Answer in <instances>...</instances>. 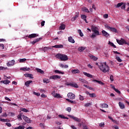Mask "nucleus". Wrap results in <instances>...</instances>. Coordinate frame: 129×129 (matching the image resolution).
<instances>
[{"instance_id": "1", "label": "nucleus", "mask_w": 129, "mask_h": 129, "mask_svg": "<svg viewBox=\"0 0 129 129\" xmlns=\"http://www.w3.org/2000/svg\"><path fill=\"white\" fill-rule=\"evenodd\" d=\"M96 66H98V68L103 72V73H106V72H109V67L106 64V62H96L95 63Z\"/></svg>"}, {"instance_id": "2", "label": "nucleus", "mask_w": 129, "mask_h": 129, "mask_svg": "<svg viewBox=\"0 0 129 129\" xmlns=\"http://www.w3.org/2000/svg\"><path fill=\"white\" fill-rule=\"evenodd\" d=\"M92 32H93L92 35L90 36L91 39H94L96 37V36L100 35L99 31H98V28L96 26H92L91 27Z\"/></svg>"}, {"instance_id": "3", "label": "nucleus", "mask_w": 129, "mask_h": 129, "mask_svg": "<svg viewBox=\"0 0 129 129\" xmlns=\"http://www.w3.org/2000/svg\"><path fill=\"white\" fill-rule=\"evenodd\" d=\"M55 57L61 60V61H67L68 60V56L63 54L58 53L55 55Z\"/></svg>"}, {"instance_id": "4", "label": "nucleus", "mask_w": 129, "mask_h": 129, "mask_svg": "<svg viewBox=\"0 0 129 129\" xmlns=\"http://www.w3.org/2000/svg\"><path fill=\"white\" fill-rule=\"evenodd\" d=\"M116 42L119 45H123V44L126 45V43H127L123 38H121L120 40L116 39Z\"/></svg>"}, {"instance_id": "5", "label": "nucleus", "mask_w": 129, "mask_h": 129, "mask_svg": "<svg viewBox=\"0 0 129 129\" xmlns=\"http://www.w3.org/2000/svg\"><path fill=\"white\" fill-rule=\"evenodd\" d=\"M69 116L71 118H72L73 119H74V120H75V121H77L78 122H81V118H79L77 117H75L74 116H72L71 115H69Z\"/></svg>"}, {"instance_id": "6", "label": "nucleus", "mask_w": 129, "mask_h": 129, "mask_svg": "<svg viewBox=\"0 0 129 129\" xmlns=\"http://www.w3.org/2000/svg\"><path fill=\"white\" fill-rule=\"evenodd\" d=\"M61 76L58 75H53L51 76L49 79H53V80H56V79H60Z\"/></svg>"}, {"instance_id": "7", "label": "nucleus", "mask_w": 129, "mask_h": 129, "mask_svg": "<svg viewBox=\"0 0 129 129\" xmlns=\"http://www.w3.org/2000/svg\"><path fill=\"white\" fill-rule=\"evenodd\" d=\"M68 97L70 99H75V94H73V93H69L68 94Z\"/></svg>"}, {"instance_id": "8", "label": "nucleus", "mask_w": 129, "mask_h": 129, "mask_svg": "<svg viewBox=\"0 0 129 129\" xmlns=\"http://www.w3.org/2000/svg\"><path fill=\"white\" fill-rule=\"evenodd\" d=\"M75 16L74 17H73L71 19L72 22H75V21H76V20L77 19V18H78V17H79V12H77L75 13Z\"/></svg>"}, {"instance_id": "9", "label": "nucleus", "mask_w": 129, "mask_h": 129, "mask_svg": "<svg viewBox=\"0 0 129 129\" xmlns=\"http://www.w3.org/2000/svg\"><path fill=\"white\" fill-rule=\"evenodd\" d=\"M38 34H37L36 33H33L28 36H26V37H28L29 39H33V38H36V37H38Z\"/></svg>"}, {"instance_id": "10", "label": "nucleus", "mask_w": 129, "mask_h": 129, "mask_svg": "<svg viewBox=\"0 0 129 129\" xmlns=\"http://www.w3.org/2000/svg\"><path fill=\"white\" fill-rule=\"evenodd\" d=\"M23 118L27 123H31V122H32V120H31L30 118L25 115L23 116Z\"/></svg>"}, {"instance_id": "11", "label": "nucleus", "mask_w": 129, "mask_h": 129, "mask_svg": "<svg viewBox=\"0 0 129 129\" xmlns=\"http://www.w3.org/2000/svg\"><path fill=\"white\" fill-rule=\"evenodd\" d=\"M15 60H12L11 61H9L7 63V65L8 67H11L12 66H14L15 65Z\"/></svg>"}, {"instance_id": "12", "label": "nucleus", "mask_w": 129, "mask_h": 129, "mask_svg": "<svg viewBox=\"0 0 129 129\" xmlns=\"http://www.w3.org/2000/svg\"><path fill=\"white\" fill-rule=\"evenodd\" d=\"M102 34L103 36H104L106 38H108V37H109V34H108V33L105 31V30H102Z\"/></svg>"}, {"instance_id": "13", "label": "nucleus", "mask_w": 129, "mask_h": 129, "mask_svg": "<svg viewBox=\"0 0 129 129\" xmlns=\"http://www.w3.org/2000/svg\"><path fill=\"white\" fill-rule=\"evenodd\" d=\"M40 40H42V38H37L32 42H31V44H32V45H35L36 43H38V42H39Z\"/></svg>"}, {"instance_id": "14", "label": "nucleus", "mask_w": 129, "mask_h": 129, "mask_svg": "<svg viewBox=\"0 0 129 129\" xmlns=\"http://www.w3.org/2000/svg\"><path fill=\"white\" fill-rule=\"evenodd\" d=\"M100 107H101L102 108H108V105H107V104L106 103L100 104Z\"/></svg>"}, {"instance_id": "15", "label": "nucleus", "mask_w": 129, "mask_h": 129, "mask_svg": "<svg viewBox=\"0 0 129 129\" xmlns=\"http://www.w3.org/2000/svg\"><path fill=\"white\" fill-rule=\"evenodd\" d=\"M68 41L70 43H72V44H74V43H75V40H74V39H73L72 36L68 37Z\"/></svg>"}, {"instance_id": "16", "label": "nucleus", "mask_w": 129, "mask_h": 129, "mask_svg": "<svg viewBox=\"0 0 129 129\" xmlns=\"http://www.w3.org/2000/svg\"><path fill=\"white\" fill-rule=\"evenodd\" d=\"M63 47H64L63 46L62 44H59V45H55L52 46V48H58V49H62Z\"/></svg>"}, {"instance_id": "17", "label": "nucleus", "mask_w": 129, "mask_h": 129, "mask_svg": "<svg viewBox=\"0 0 129 129\" xmlns=\"http://www.w3.org/2000/svg\"><path fill=\"white\" fill-rule=\"evenodd\" d=\"M73 74H76L77 73H80V71L78 69H75L71 71Z\"/></svg>"}, {"instance_id": "18", "label": "nucleus", "mask_w": 129, "mask_h": 129, "mask_svg": "<svg viewBox=\"0 0 129 129\" xmlns=\"http://www.w3.org/2000/svg\"><path fill=\"white\" fill-rule=\"evenodd\" d=\"M119 106L121 109H123L124 108H125V106L124 104H122L121 102H119L118 103Z\"/></svg>"}, {"instance_id": "19", "label": "nucleus", "mask_w": 129, "mask_h": 129, "mask_svg": "<svg viewBox=\"0 0 129 129\" xmlns=\"http://www.w3.org/2000/svg\"><path fill=\"white\" fill-rule=\"evenodd\" d=\"M33 83V81H27L25 83V86L27 87H29L30 86V84Z\"/></svg>"}, {"instance_id": "20", "label": "nucleus", "mask_w": 129, "mask_h": 129, "mask_svg": "<svg viewBox=\"0 0 129 129\" xmlns=\"http://www.w3.org/2000/svg\"><path fill=\"white\" fill-rule=\"evenodd\" d=\"M83 74L84 75H85V76H87V77H88L89 78H92V77H93V76H92V75H91L90 74H88L86 72H84Z\"/></svg>"}, {"instance_id": "21", "label": "nucleus", "mask_w": 129, "mask_h": 129, "mask_svg": "<svg viewBox=\"0 0 129 129\" xmlns=\"http://www.w3.org/2000/svg\"><path fill=\"white\" fill-rule=\"evenodd\" d=\"M1 83H4V84L7 85V84H9V83H11V81H9V80H4V81H1Z\"/></svg>"}, {"instance_id": "22", "label": "nucleus", "mask_w": 129, "mask_h": 129, "mask_svg": "<svg viewBox=\"0 0 129 129\" xmlns=\"http://www.w3.org/2000/svg\"><path fill=\"white\" fill-rule=\"evenodd\" d=\"M70 86H72V87H75V88H78L79 86L77 84L73 83H70Z\"/></svg>"}, {"instance_id": "23", "label": "nucleus", "mask_w": 129, "mask_h": 129, "mask_svg": "<svg viewBox=\"0 0 129 129\" xmlns=\"http://www.w3.org/2000/svg\"><path fill=\"white\" fill-rule=\"evenodd\" d=\"M93 82H97L98 84H100L101 85H104V83L100 81H98L97 80H93Z\"/></svg>"}, {"instance_id": "24", "label": "nucleus", "mask_w": 129, "mask_h": 129, "mask_svg": "<svg viewBox=\"0 0 129 129\" xmlns=\"http://www.w3.org/2000/svg\"><path fill=\"white\" fill-rule=\"evenodd\" d=\"M82 12H85V13H89V10L86 7H83L82 8Z\"/></svg>"}, {"instance_id": "25", "label": "nucleus", "mask_w": 129, "mask_h": 129, "mask_svg": "<svg viewBox=\"0 0 129 129\" xmlns=\"http://www.w3.org/2000/svg\"><path fill=\"white\" fill-rule=\"evenodd\" d=\"M24 76H25V77H29V78H31V79H33V78H34V77H32L33 76L32 74H25Z\"/></svg>"}, {"instance_id": "26", "label": "nucleus", "mask_w": 129, "mask_h": 129, "mask_svg": "<svg viewBox=\"0 0 129 129\" xmlns=\"http://www.w3.org/2000/svg\"><path fill=\"white\" fill-rule=\"evenodd\" d=\"M20 70H22V71H29L31 70V69L29 68H20Z\"/></svg>"}, {"instance_id": "27", "label": "nucleus", "mask_w": 129, "mask_h": 129, "mask_svg": "<svg viewBox=\"0 0 129 129\" xmlns=\"http://www.w3.org/2000/svg\"><path fill=\"white\" fill-rule=\"evenodd\" d=\"M66 100L67 101H68V102H71V103H73V104H76L77 103V102L75 101H73L70 99H66Z\"/></svg>"}, {"instance_id": "28", "label": "nucleus", "mask_w": 129, "mask_h": 129, "mask_svg": "<svg viewBox=\"0 0 129 129\" xmlns=\"http://www.w3.org/2000/svg\"><path fill=\"white\" fill-rule=\"evenodd\" d=\"M36 70L38 73H40V74H44V71L42 70L41 69L37 68L36 69Z\"/></svg>"}, {"instance_id": "29", "label": "nucleus", "mask_w": 129, "mask_h": 129, "mask_svg": "<svg viewBox=\"0 0 129 129\" xmlns=\"http://www.w3.org/2000/svg\"><path fill=\"white\" fill-rule=\"evenodd\" d=\"M84 87H86V88H88V89H90V90H94V89L93 88L88 86L87 85H84Z\"/></svg>"}, {"instance_id": "30", "label": "nucleus", "mask_w": 129, "mask_h": 129, "mask_svg": "<svg viewBox=\"0 0 129 129\" xmlns=\"http://www.w3.org/2000/svg\"><path fill=\"white\" fill-rule=\"evenodd\" d=\"M110 31H111V32H113L114 33H117V30L114 27H111Z\"/></svg>"}, {"instance_id": "31", "label": "nucleus", "mask_w": 129, "mask_h": 129, "mask_svg": "<svg viewBox=\"0 0 129 129\" xmlns=\"http://www.w3.org/2000/svg\"><path fill=\"white\" fill-rule=\"evenodd\" d=\"M79 81L82 82L83 83H85L86 84H87V83H88V82L83 79H79Z\"/></svg>"}, {"instance_id": "32", "label": "nucleus", "mask_w": 129, "mask_h": 129, "mask_svg": "<svg viewBox=\"0 0 129 129\" xmlns=\"http://www.w3.org/2000/svg\"><path fill=\"white\" fill-rule=\"evenodd\" d=\"M85 50V48L82 46H81L78 48V50L79 51V52H83V51H84Z\"/></svg>"}, {"instance_id": "33", "label": "nucleus", "mask_w": 129, "mask_h": 129, "mask_svg": "<svg viewBox=\"0 0 129 129\" xmlns=\"http://www.w3.org/2000/svg\"><path fill=\"white\" fill-rule=\"evenodd\" d=\"M112 88L116 92H117V93H118V94H120V91H119L118 89L115 88L114 86L112 87Z\"/></svg>"}, {"instance_id": "34", "label": "nucleus", "mask_w": 129, "mask_h": 129, "mask_svg": "<svg viewBox=\"0 0 129 129\" xmlns=\"http://www.w3.org/2000/svg\"><path fill=\"white\" fill-rule=\"evenodd\" d=\"M90 58H91L92 59L94 60V61H96L98 58L96 57H95V56L93 55H91L90 56Z\"/></svg>"}, {"instance_id": "35", "label": "nucleus", "mask_w": 129, "mask_h": 129, "mask_svg": "<svg viewBox=\"0 0 129 129\" xmlns=\"http://www.w3.org/2000/svg\"><path fill=\"white\" fill-rule=\"evenodd\" d=\"M78 33H79V35L81 37H83V36H84V35L83 34V33H82V31H81V30L79 29L78 30Z\"/></svg>"}, {"instance_id": "36", "label": "nucleus", "mask_w": 129, "mask_h": 129, "mask_svg": "<svg viewBox=\"0 0 129 129\" xmlns=\"http://www.w3.org/2000/svg\"><path fill=\"white\" fill-rule=\"evenodd\" d=\"M54 73H58V74H64V72H62L59 70H54Z\"/></svg>"}, {"instance_id": "37", "label": "nucleus", "mask_w": 129, "mask_h": 129, "mask_svg": "<svg viewBox=\"0 0 129 129\" xmlns=\"http://www.w3.org/2000/svg\"><path fill=\"white\" fill-rule=\"evenodd\" d=\"M65 25L61 24L59 27V30H65Z\"/></svg>"}, {"instance_id": "38", "label": "nucleus", "mask_w": 129, "mask_h": 129, "mask_svg": "<svg viewBox=\"0 0 129 129\" xmlns=\"http://www.w3.org/2000/svg\"><path fill=\"white\" fill-rule=\"evenodd\" d=\"M90 97L93 98V97H96V94L94 93L89 94Z\"/></svg>"}, {"instance_id": "39", "label": "nucleus", "mask_w": 129, "mask_h": 129, "mask_svg": "<svg viewBox=\"0 0 129 129\" xmlns=\"http://www.w3.org/2000/svg\"><path fill=\"white\" fill-rule=\"evenodd\" d=\"M55 98H62V96L59 95V94H55V95L54 96Z\"/></svg>"}, {"instance_id": "40", "label": "nucleus", "mask_w": 129, "mask_h": 129, "mask_svg": "<svg viewBox=\"0 0 129 129\" xmlns=\"http://www.w3.org/2000/svg\"><path fill=\"white\" fill-rule=\"evenodd\" d=\"M91 105H92V104L91 103H87L84 105V106L85 107H88L89 106H91Z\"/></svg>"}, {"instance_id": "41", "label": "nucleus", "mask_w": 129, "mask_h": 129, "mask_svg": "<svg viewBox=\"0 0 129 129\" xmlns=\"http://www.w3.org/2000/svg\"><path fill=\"white\" fill-rule=\"evenodd\" d=\"M25 61H27V59L26 58H20L19 59V62L20 63H24V62H25Z\"/></svg>"}, {"instance_id": "42", "label": "nucleus", "mask_w": 129, "mask_h": 129, "mask_svg": "<svg viewBox=\"0 0 129 129\" xmlns=\"http://www.w3.org/2000/svg\"><path fill=\"white\" fill-rule=\"evenodd\" d=\"M21 111H24V112H29V110L25 108H22L21 109Z\"/></svg>"}, {"instance_id": "43", "label": "nucleus", "mask_w": 129, "mask_h": 129, "mask_svg": "<svg viewBox=\"0 0 129 129\" xmlns=\"http://www.w3.org/2000/svg\"><path fill=\"white\" fill-rule=\"evenodd\" d=\"M109 45H110V46H111L112 47H113L114 48H116V46H115V45H114V44H113V43L109 41L108 43Z\"/></svg>"}, {"instance_id": "44", "label": "nucleus", "mask_w": 129, "mask_h": 129, "mask_svg": "<svg viewBox=\"0 0 129 129\" xmlns=\"http://www.w3.org/2000/svg\"><path fill=\"white\" fill-rule=\"evenodd\" d=\"M44 83H49L50 82V80L48 79H43Z\"/></svg>"}, {"instance_id": "45", "label": "nucleus", "mask_w": 129, "mask_h": 129, "mask_svg": "<svg viewBox=\"0 0 129 129\" xmlns=\"http://www.w3.org/2000/svg\"><path fill=\"white\" fill-rule=\"evenodd\" d=\"M81 18L82 20H84L87 18V16L85 15H82Z\"/></svg>"}, {"instance_id": "46", "label": "nucleus", "mask_w": 129, "mask_h": 129, "mask_svg": "<svg viewBox=\"0 0 129 129\" xmlns=\"http://www.w3.org/2000/svg\"><path fill=\"white\" fill-rule=\"evenodd\" d=\"M116 59L118 62H122V60H121V59H120V57L118 56L116 57Z\"/></svg>"}, {"instance_id": "47", "label": "nucleus", "mask_w": 129, "mask_h": 129, "mask_svg": "<svg viewBox=\"0 0 129 129\" xmlns=\"http://www.w3.org/2000/svg\"><path fill=\"white\" fill-rule=\"evenodd\" d=\"M25 128V126H22L20 125L18 127H15V129H24Z\"/></svg>"}, {"instance_id": "48", "label": "nucleus", "mask_w": 129, "mask_h": 129, "mask_svg": "<svg viewBox=\"0 0 129 129\" xmlns=\"http://www.w3.org/2000/svg\"><path fill=\"white\" fill-rule=\"evenodd\" d=\"M79 99L80 100H81V101H82L84 99V97H83V96H82L81 95H79Z\"/></svg>"}, {"instance_id": "49", "label": "nucleus", "mask_w": 129, "mask_h": 129, "mask_svg": "<svg viewBox=\"0 0 129 129\" xmlns=\"http://www.w3.org/2000/svg\"><path fill=\"white\" fill-rule=\"evenodd\" d=\"M0 121H3L4 122H8V119H3L0 118Z\"/></svg>"}, {"instance_id": "50", "label": "nucleus", "mask_w": 129, "mask_h": 129, "mask_svg": "<svg viewBox=\"0 0 129 129\" xmlns=\"http://www.w3.org/2000/svg\"><path fill=\"white\" fill-rule=\"evenodd\" d=\"M122 5H123V3H118L117 5L116 8H119V7H121V6H122Z\"/></svg>"}, {"instance_id": "51", "label": "nucleus", "mask_w": 129, "mask_h": 129, "mask_svg": "<svg viewBox=\"0 0 129 129\" xmlns=\"http://www.w3.org/2000/svg\"><path fill=\"white\" fill-rule=\"evenodd\" d=\"M39 126L41 127V128H45V125H44V123H40L39 124Z\"/></svg>"}, {"instance_id": "52", "label": "nucleus", "mask_w": 129, "mask_h": 129, "mask_svg": "<svg viewBox=\"0 0 129 129\" xmlns=\"http://www.w3.org/2000/svg\"><path fill=\"white\" fill-rule=\"evenodd\" d=\"M99 126H101V127H104V123L101 122L99 123Z\"/></svg>"}, {"instance_id": "53", "label": "nucleus", "mask_w": 129, "mask_h": 129, "mask_svg": "<svg viewBox=\"0 0 129 129\" xmlns=\"http://www.w3.org/2000/svg\"><path fill=\"white\" fill-rule=\"evenodd\" d=\"M48 49H49V48L47 47H44L42 48V51H44V52H45L47 51V50H48Z\"/></svg>"}, {"instance_id": "54", "label": "nucleus", "mask_w": 129, "mask_h": 129, "mask_svg": "<svg viewBox=\"0 0 129 129\" xmlns=\"http://www.w3.org/2000/svg\"><path fill=\"white\" fill-rule=\"evenodd\" d=\"M110 80L111 81H112V82L114 81V80L113 79V75H111L110 76Z\"/></svg>"}, {"instance_id": "55", "label": "nucleus", "mask_w": 129, "mask_h": 129, "mask_svg": "<svg viewBox=\"0 0 129 129\" xmlns=\"http://www.w3.org/2000/svg\"><path fill=\"white\" fill-rule=\"evenodd\" d=\"M66 110L68 111V112H71V107H69L66 108Z\"/></svg>"}, {"instance_id": "56", "label": "nucleus", "mask_w": 129, "mask_h": 129, "mask_svg": "<svg viewBox=\"0 0 129 129\" xmlns=\"http://www.w3.org/2000/svg\"><path fill=\"white\" fill-rule=\"evenodd\" d=\"M59 117H60V118H63V119H65V116H64L63 115H58Z\"/></svg>"}, {"instance_id": "57", "label": "nucleus", "mask_w": 129, "mask_h": 129, "mask_svg": "<svg viewBox=\"0 0 129 129\" xmlns=\"http://www.w3.org/2000/svg\"><path fill=\"white\" fill-rule=\"evenodd\" d=\"M33 94H34V95H36L37 96H40V95L39 93H36L35 92H33Z\"/></svg>"}, {"instance_id": "58", "label": "nucleus", "mask_w": 129, "mask_h": 129, "mask_svg": "<svg viewBox=\"0 0 129 129\" xmlns=\"http://www.w3.org/2000/svg\"><path fill=\"white\" fill-rule=\"evenodd\" d=\"M1 47L2 49H5V45H4V44H0V48Z\"/></svg>"}, {"instance_id": "59", "label": "nucleus", "mask_w": 129, "mask_h": 129, "mask_svg": "<svg viewBox=\"0 0 129 129\" xmlns=\"http://www.w3.org/2000/svg\"><path fill=\"white\" fill-rule=\"evenodd\" d=\"M51 94L52 96L54 97V96L56 95V92H55V91H53L51 93Z\"/></svg>"}, {"instance_id": "60", "label": "nucleus", "mask_w": 129, "mask_h": 129, "mask_svg": "<svg viewBox=\"0 0 129 129\" xmlns=\"http://www.w3.org/2000/svg\"><path fill=\"white\" fill-rule=\"evenodd\" d=\"M41 27L45 26V21H43L41 22Z\"/></svg>"}, {"instance_id": "61", "label": "nucleus", "mask_w": 129, "mask_h": 129, "mask_svg": "<svg viewBox=\"0 0 129 129\" xmlns=\"http://www.w3.org/2000/svg\"><path fill=\"white\" fill-rule=\"evenodd\" d=\"M105 28H107V29H108V30H111V27H110L109 26L106 25L105 26Z\"/></svg>"}, {"instance_id": "62", "label": "nucleus", "mask_w": 129, "mask_h": 129, "mask_svg": "<svg viewBox=\"0 0 129 129\" xmlns=\"http://www.w3.org/2000/svg\"><path fill=\"white\" fill-rule=\"evenodd\" d=\"M103 17L105 18V19H107L108 18V14H104L103 15Z\"/></svg>"}, {"instance_id": "63", "label": "nucleus", "mask_w": 129, "mask_h": 129, "mask_svg": "<svg viewBox=\"0 0 129 129\" xmlns=\"http://www.w3.org/2000/svg\"><path fill=\"white\" fill-rule=\"evenodd\" d=\"M6 125H7V126H12V124H11V123H9V122H6Z\"/></svg>"}, {"instance_id": "64", "label": "nucleus", "mask_w": 129, "mask_h": 129, "mask_svg": "<svg viewBox=\"0 0 129 129\" xmlns=\"http://www.w3.org/2000/svg\"><path fill=\"white\" fill-rule=\"evenodd\" d=\"M83 129H88V128L87 127V126H86V125H83Z\"/></svg>"}]
</instances>
